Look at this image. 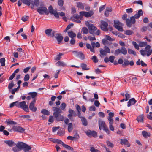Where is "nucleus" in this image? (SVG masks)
Listing matches in <instances>:
<instances>
[{
    "instance_id": "1",
    "label": "nucleus",
    "mask_w": 152,
    "mask_h": 152,
    "mask_svg": "<svg viewBox=\"0 0 152 152\" xmlns=\"http://www.w3.org/2000/svg\"><path fill=\"white\" fill-rule=\"evenodd\" d=\"M53 111L54 112L53 115L54 117L56 118V120L57 121H63L64 117L60 114L62 112L61 109L55 107H53Z\"/></svg>"
},
{
    "instance_id": "2",
    "label": "nucleus",
    "mask_w": 152,
    "mask_h": 152,
    "mask_svg": "<svg viewBox=\"0 0 152 152\" xmlns=\"http://www.w3.org/2000/svg\"><path fill=\"white\" fill-rule=\"evenodd\" d=\"M91 45L89 43H86V48L87 49H89L91 52H93L94 53L95 52L94 48L95 46L98 48L100 46V44L99 42H96L95 43L93 42H91Z\"/></svg>"
},
{
    "instance_id": "3",
    "label": "nucleus",
    "mask_w": 152,
    "mask_h": 152,
    "mask_svg": "<svg viewBox=\"0 0 152 152\" xmlns=\"http://www.w3.org/2000/svg\"><path fill=\"white\" fill-rule=\"evenodd\" d=\"M151 48L150 45H146L144 50L142 49L140 51L141 55L143 56L147 55V56H149L151 54Z\"/></svg>"
},
{
    "instance_id": "4",
    "label": "nucleus",
    "mask_w": 152,
    "mask_h": 152,
    "mask_svg": "<svg viewBox=\"0 0 152 152\" xmlns=\"http://www.w3.org/2000/svg\"><path fill=\"white\" fill-rule=\"evenodd\" d=\"M18 107L20 108L23 109L24 111L28 112H29V108L27 104H26V102L25 101H23L20 102H18Z\"/></svg>"
},
{
    "instance_id": "5",
    "label": "nucleus",
    "mask_w": 152,
    "mask_h": 152,
    "mask_svg": "<svg viewBox=\"0 0 152 152\" xmlns=\"http://www.w3.org/2000/svg\"><path fill=\"white\" fill-rule=\"evenodd\" d=\"M123 24L119 21L114 20V26L120 31H123V29L122 28Z\"/></svg>"
},
{
    "instance_id": "6",
    "label": "nucleus",
    "mask_w": 152,
    "mask_h": 152,
    "mask_svg": "<svg viewBox=\"0 0 152 152\" xmlns=\"http://www.w3.org/2000/svg\"><path fill=\"white\" fill-rule=\"evenodd\" d=\"M37 12L40 14L42 15L44 13L48 15V13L47 8L44 6H40L37 9Z\"/></svg>"
},
{
    "instance_id": "7",
    "label": "nucleus",
    "mask_w": 152,
    "mask_h": 152,
    "mask_svg": "<svg viewBox=\"0 0 152 152\" xmlns=\"http://www.w3.org/2000/svg\"><path fill=\"white\" fill-rule=\"evenodd\" d=\"M100 54L102 56H106L107 53H110V48L107 46H104V49L101 48L100 50Z\"/></svg>"
},
{
    "instance_id": "8",
    "label": "nucleus",
    "mask_w": 152,
    "mask_h": 152,
    "mask_svg": "<svg viewBox=\"0 0 152 152\" xmlns=\"http://www.w3.org/2000/svg\"><path fill=\"white\" fill-rule=\"evenodd\" d=\"M48 10L49 12L50 13L52 14H53L54 16L57 18H59L58 13L56 11L54 10L53 8L51 5L49 7Z\"/></svg>"
},
{
    "instance_id": "9",
    "label": "nucleus",
    "mask_w": 152,
    "mask_h": 152,
    "mask_svg": "<svg viewBox=\"0 0 152 152\" xmlns=\"http://www.w3.org/2000/svg\"><path fill=\"white\" fill-rule=\"evenodd\" d=\"M101 23L100 27L101 29L105 31H107L108 30V23L106 22L103 20L101 21Z\"/></svg>"
},
{
    "instance_id": "10",
    "label": "nucleus",
    "mask_w": 152,
    "mask_h": 152,
    "mask_svg": "<svg viewBox=\"0 0 152 152\" xmlns=\"http://www.w3.org/2000/svg\"><path fill=\"white\" fill-rule=\"evenodd\" d=\"M16 145L18 147L20 150L22 149H23L26 148L28 146L27 144L23 142H18L16 144Z\"/></svg>"
},
{
    "instance_id": "11",
    "label": "nucleus",
    "mask_w": 152,
    "mask_h": 152,
    "mask_svg": "<svg viewBox=\"0 0 152 152\" xmlns=\"http://www.w3.org/2000/svg\"><path fill=\"white\" fill-rule=\"evenodd\" d=\"M45 33L48 36L53 37L55 36L56 32L54 31H53L51 29L49 28L45 30Z\"/></svg>"
},
{
    "instance_id": "12",
    "label": "nucleus",
    "mask_w": 152,
    "mask_h": 152,
    "mask_svg": "<svg viewBox=\"0 0 152 152\" xmlns=\"http://www.w3.org/2000/svg\"><path fill=\"white\" fill-rule=\"evenodd\" d=\"M36 102V100L34 99V100L30 103L29 107L30 109L33 112H35L37 110V108L34 107V104Z\"/></svg>"
},
{
    "instance_id": "13",
    "label": "nucleus",
    "mask_w": 152,
    "mask_h": 152,
    "mask_svg": "<svg viewBox=\"0 0 152 152\" xmlns=\"http://www.w3.org/2000/svg\"><path fill=\"white\" fill-rule=\"evenodd\" d=\"M68 112L69 114H68L67 116L71 120L72 119V116L75 117L77 115L76 114L74 111L71 109H69Z\"/></svg>"
},
{
    "instance_id": "14",
    "label": "nucleus",
    "mask_w": 152,
    "mask_h": 152,
    "mask_svg": "<svg viewBox=\"0 0 152 152\" xmlns=\"http://www.w3.org/2000/svg\"><path fill=\"white\" fill-rule=\"evenodd\" d=\"M13 130L14 131L18 132H23L25 130V129L19 126H15L12 128Z\"/></svg>"
},
{
    "instance_id": "15",
    "label": "nucleus",
    "mask_w": 152,
    "mask_h": 152,
    "mask_svg": "<svg viewBox=\"0 0 152 152\" xmlns=\"http://www.w3.org/2000/svg\"><path fill=\"white\" fill-rule=\"evenodd\" d=\"M130 65L131 66H132L134 65V62L133 60L129 62L127 59H125L124 60V63L122 64L123 66H125Z\"/></svg>"
},
{
    "instance_id": "16",
    "label": "nucleus",
    "mask_w": 152,
    "mask_h": 152,
    "mask_svg": "<svg viewBox=\"0 0 152 152\" xmlns=\"http://www.w3.org/2000/svg\"><path fill=\"white\" fill-rule=\"evenodd\" d=\"M54 37L56 38L58 44L60 43L63 39V37L59 34H55Z\"/></svg>"
},
{
    "instance_id": "17",
    "label": "nucleus",
    "mask_w": 152,
    "mask_h": 152,
    "mask_svg": "<svg viewBox=\"0 0 152 152\" xmlns=\"http://www.w3.org/2000/svg\"><path fill=\"white\" fill-rule=\"evenodd\" d=\"M88 28L90 34H93L94 31L96 30L97 28L93 24H91L88 25Z\"/></svg>"
},
{
    "instance_id": "18",
    "label": "nucleus",
    "mask_w": 152,
    "mask_h": 152,
    "mask_svg": "<svg viewBox=\"0 0 152 152\" xmlns=\"http://www.w3.org/2000/svg\"><path fill=\"white\" fill-rule=\"evenodd\" d=\"M99 126L100 130H101L106 125L105 122L100 120H99L98 121Z\"/></svg>"
},
{
    "instance_id": "19",
    "label": "nucleus",
    "mask_w": 152,
    "mask_h": 152,
    "mask_svg": "<svg viewBox=\"0 0 152 152\" xmlns=\"http://www.w3.org/2000/svg\"><path fill=\"white\" fill-rule=\"evenodd\" d=\"M86 134L88 136L92 135L94 137H96L97 136V133L94 131H88Z\"/></svg>"
},
{
    "instance_id": "20",
    "label": "nucleus",
    "mask_w": 152,
    "mask_h": 152,
    "mask_svg": "<svg viewBox=\"0 0 152 152\" xmlns=\"http://www.w3.org/2000/svg\"><path fill=\"white\" fill-rule=\"evenodd\" d=\"M136 102L134 98H132L129 99L128 102L127 106L129 107L131 105L134 104Z\"/></svg>"
},
{
    "instance_id": "21",
    "label": "nucleus",
    "mask_w": 152,
    "mask_h": 152,
    "mask_svg": "<svg viewBox=\"0 0 152 152\" xmlns=\"http://www.w3.org/2000/svg\"><path fill=\"white\" fill-rule=\"evenodd\" d=\"M137 65L139 66L141 64V66L142 67H145L147 66V64L144 62L142 60L140 61L139 59L136 62Z\"/></svg>"
},
{
    "instance_id": "22",
    "label": "nucleus",
    "mask_w": 152,
    "mask_h": 152,
    "mask_svg": "<svg viewBox=\"0 0 152 152\" xmlns=\"http://www.w3.org/2000/svg\"><path fill=\"white\" fill-rule=\"evenodd\" d=\"M4 142L6 144L8 145V146L10 147H12L16 145L14 142L11 140H5L4 141Z\"/></svg>"
},
{
    "instance_id": "23",
    "label": "nucleus",
    "mask_w": 152,
    "mask_h": 152,
    "mask_svg": "<svg viewBox=\"0 0 152 152\" xmlns=\"http://www.w3.org/2000/svg\"><path fill=\"white\" fill-rule=\"evenodd\" d=\"M120 143L121 144H124L127 145L128 147H129L130 146V145L129 144L128 140L126 139H121Z\"/></svg>"
},
{
    "instance_id": "24",
    "label": "nucleus",
    "mask_w": 152,
    "mask_h": 152,
    "mask_svg": "<svg viewBox=\"0 0 152 152\" xmlns=\"http://www.w3.org/2000/svg\"><path fill=\"white\" fill-rule=\"evenodd\" d=\"M114 116V113L112 112H110L108 114V116L107 117L109 121H113V117Z\"/></svg>"
},
{
    "instance_id": "25",
    "label": "nucleus",
    "mask_w": 152,
    "mask_h": 152,
    "mask_svg": "<svg viewBox=\"0 0 152 152\" xmlns=\"http://www.w3.org/2000/svg\"><path fill=\"white\" fill-rule=\"evenodd\" d=\"M56 65L57 66H62L63 67H64L66 65V64L65 63L61 61H58L56 63Z\"/></svg>"
},
{
    "instance_id": "26",
    "label": "nucleus",
    "mask_w": 152,
    "mask_h": 152,
    "mask_svg": "<svg viewBox=\"0 0 152 152\" xmlns=\"http://www.w3.org/2000/svg\"><path fill=\"white\" fill-rule=\"evenodd\" d=\"M102 42L103 45L105 46L109 45L112 44L111 42H109L105 39H104L102 40Z\"/></svg>"
},
{
    "instance_id": "27",
    "label": "nucleus",
    "mask_w": 152,
    "mask_h": 152,
    "mask_svg": "<svg viewBox=\"0 0 152 152\" xmlns=\"http://www.w3.org/2000/svg\"><path fill=\"white\" fill-rule=\"evenodd\" d=\"M142 15V10H140L138 11L137 13L136 14L134 15V17L136 19H138L140 16Z\"/></svg>"
},
{
    "instance_id": "28",
    "label": "nucleus",
    "mask_w": 152,
    "mask_h": 152,
    "mask_svg": "<svg viewBox=\"0 0 152 152\" xmlns=\"http://www.w3.org/2000/svg\"><path fill=\"white\" fill-rule=\"evenodd\" d=\"M68 36L71 38H74L76 37V34L72 31H69L68 32Z\"/></svg>"
},
{
    "instance_id": "29",
    "label": "nucleus",
    "mask_w": 152,
    "mask_h": 152,
    "mask_svg": "<svg viewBox=\"0 0 152 152\" xmlns=\"http://www.w3.org/2000/svg\"><path fill=\"white\" fill-rule=\"evenodd\" d=\"M77 7L81 10H83L84 9V6L83 4L80 2L77 3Z\"/></svg>"
},
{
    "instance_id": "30",
    "label": "nucleus",
    "mask_w": 152,
    "mask_h": 152,
    "mask_svg": "<svg viewBox=\"0 0 152 152\" xmlns=\"http://www.w3.org/2000/svg\"><path fill=\"white\" fill-rule=\"evenodd\" d=\"M142 134L143 136L145 138H147L148 137H149L150 136V133L148 132L145 131H142Z\"/></svg>"
},
{
    "instance_id": "31",
    "label": "nucleus",
    "mask_w": 152,
    "mask_h": 152,
    "mask_svg": "<svg viewBox=\"0 0 152 152\" xmlns=\"http://www.w3.org/2000/svg\"><path fill=\"white\" fill-rule=\"evenodd\" d=\"M81 120L82 122V124L84 126H86L88 125L87 121L84 117H82Z\"/></svg>"
},
{
    "instance_id": "32",
    "label": "nucleus",
    "mask_w": 152,
    "mask_h": 152,
    "mask_svg": "<svg viewBox=\"0 0 152 152\" xmlns=\"http://www.w3.org/2000/svg\"><path fill=\"white\" fill-rule=\"evenodd\" d=\"M143 120L144 118L143 115L138 116L137 118V120L138 122L143 123Z\"/></svg>"
},
{
    "instance_id": "33",
    "label": "nucleus",
    "mask_w": 152,
    "mask_h": 152,
    "mask_svg": "<svg viewBox=\"0 0 152 152\" xmlns=\"http://www.w3.org/2000/svg\"><path fill=\"white\" fill-rule=\"evenodd\" d=\"M84 16L86 17H89L91 16L93 14V12L90 11L89 12L84 11Z\"/></svg>"
},
{
    "instance_id": "34",
    "label": "nucleus",
    "mask_w": 152,
    "mask_h": 152,
    "mask_svg": "<svg viewBox=\"0 0 152 152\" xmlns=\"http://www.w3.org/2000/svg\"><path fill=\"white\" fill-rule=\"evenodd\" d=\"M121 53L123 55H126L127 53L126 49L125 47H122L120 49Z\"/></svg>"
},
{
    "instance_id": "35",
    "label": "nucleus",
    "mask_w": 152,
    "mask_h": 152,
    "mask_svg": "<svg viewBox=\"0 0 152 152\" xmlns=\"http://www.w3.org/2000/svg\"><path fill=\"white\" fill-rule=\"evenodd\" d=\"M81 66L83 70H89L90 69L87 67V65L84 63H82L81 64Z\"/></svg>"
},
{
    "instance_id": "36",
    "label": "nucleus",
    "mask_w": 152,
    "mask_h": 152,
    "mask_svg": "<svg viewBox=\"0 0 152 152\" xmlns=\"http://www.w3.org/2000/svg\"><path fill=\"white\" fill-rule=\"evenodd\" d=\"M126 23L127 27H131L132 26V23L130 19H127L126 21Z\"/></svg>"
},
{
    "instance_id": "37",
    "label": "nucleus",
    "mask_w": 152,
    "mask_h": 152,
    "mask_svg": "<svg viewBox=\"0 0 152 152\" xmlns=\"http://www.w3.org/2000/svg\"><path fill=\"white\" fill-rule=\"evenodd\" d=\"M109 127L110 129L112 131H113L114 130V127L113 125V121H109Z\"/></svg>"
},
{
    "instance_id": "38",
    "label": "nucleus",
    "mask_w": 152,
    "mask_h": 152,
    "mask_svg": "<svg viewBox=\"0 0 152 152\" xmlns=\"http://www.w3.org/2000/svg\"><path fill=\"white\" fill-rule=\"evenodd\" d=\"M41 113L44 115H49L50 113L49 111L45 109L42 110Z\"/></svg>"
},
{
    "instance_id": "39",
    "label": "nucleus",
    "mask_w": 152,
    "mask_h": 152,
    "mask_svg": "<svg viewBox=\"0 0 152 152\" xmlns=\"http://www.w3.org/2000/svg\"><path fill=\"white\" fill-rule=\"evenodd\" d=\"M68 130L69 132H71L73 129L72 124V123H69L68 124Z\"/></svg>"
},
{
    "instance_id": "40",
    "label": "nucleus",
    "mask_w": 152,
    "mask_h": 152,
    "mask_svg": "<svg viewBox=\"0 0 152 152\" xmlns=\"http://www.w3.org/2000/svg\"><path fill=\"white\" fill-rule=\"evenodd\" d=\"M128 53L129 54H133L134 56H136L137 55V54L136 52L132 50V49H128Z\"/></svg>"
},
{
    "instance_id": "41",
    "label": "nucleus",
    "mask_w": 152,
    "mask_h": 152,
    "mask_svg": "<svg viewBox=\"0 0 152 152\" xmlns=\"http://www.w3.org/2000/svg\"><path fill=\"white\" fill-rule=\"evenodd\" d=\"M18 101L14 102L11 104H10V107L12 108L14 106H16L17 107H18Z\"/></svg>"
},
{
    "instance_id": "42",
    "label": "nucleus",
    "mask_w": 152,
    "mask_h": 152,
    "mask_svg": "<svg viewBox=\"0 0 152 152\" xmlns=\"http://www.w3.org/2000/svg\"><path fill=\"white\" fill-rule=\"evenodd\" d=\"M23 3L29 6L30 4V0H21Z\"/></svg>"
},
{
    "instance_id": "43",
    "label": "nucleus",
    "mask_w": 152,
    "mask_h": 152,
    "mask_svg": "<svg viewBox=\"0 0 152 152\" xmlns=\"http://www.w3.org/2000/svg\"><path fill=\"white\" fill-rule=\"evenodd\" d=\"M63 54L60 53L58 55L56 56L55 57L54 59L55 60L58 61L60 60L61 58V56L63 55Z\"/></svg>"
},
{
    "instance_id": "44",
    "label": "nucleus",
    "mask_w": 152,
    "mask_h": 152,
    "mask_svg": "<svg viewBox=\"0 0 152 152\" xmlns=\"http://www.w3.org/2000/svg\"><path fill=\"white\" fill-rule=\"evenodd\" d=\"M66 149L71 150L72 151H73V148L71 147L70 146H68L66 144H65L64 143L62 145Z\"/></svg>"
},
{
    "instance_id": "45",
    "label": "nucleus",
    "mask_w": 152,
    "mask_h": 152,
    "mask_svg": "<svg viewBox=\"0 0 152 152\" xmlns=\"http://www.w3.org/2000/svg\"><path fill=\"white\" fill-rule=\"evenodd\" d=\"M86 92H84L83 93V99L85 100L86 101H88L87 97L89 96V94L88 93V94L85 95V94H86Z\"/></svg>"
},
{
    "instance_id": "46",
    "label": "nucleus",
    "mask_w": 152,
    "mask_h": 152,
    "mask_svg": "<svg viewBox=\"0 0 152 152\" xmlns=\"http://www.w3.org/2000/svg\"><path fill=\"white\" fill-rule=\"evenodd\" d=\"M5 59L4 58H1L0 59V62L1 64V66H5Z\"/></svg>"
},
{
    "instance_id": "47",
    "label": "nucleus",
    "mask_w": 152,
    "mask_h": 152,
    "mask_svg": "<svg viewBox=\"0 0 152 152\" xmlns=\"http://www.w3.org/2000/svg\"><path fill=\"white\" fill-rule=\"evenodd\" d=\"M91 59L93 61L94 63H96L98 61L97 57L95 56H94Z\"/></svg>"
},
{
    "instance_id": "48",
    "label": "nucleus",
    "mask_w": 152,
    "mask_h": 152,
    "mask_svg": "<svg viewBox=\"0 0 152 152\" xmlns=\"http://www.w3.org/2000/svg\"><path fill=\"white\" fill-rule=\"evenodd\" d=\"M81 59L83 60L85 58L84 55L83 53L82 52H80V53L79 54V55L78 56Z\"/></svg>"
},
{
    "instance_id": "49",
    "label": "nucleus",
    "mask_w": 152,
    "mask_h": 152,
    "mask_svg": "<svg viewBox=\"0 0 152 152\" xmlns=\"http://www.w3.org/2000/svg\"><path fill=\"white\" fill-rule=\"evenodd\" d=\"M147 43L146 42H140L139 43V46L140 47H144L146 46Z\"/></svg>"
},
{
    "instance_id": "50",
    "label": "nucleus",
    "mask_w": 152,
    "mask_h": 152,
    "mask_svg": "<svg viewBox=\"0 0 152 152\" xmlns=\"http://www.w3.org/2000/svg\"><path fill=\"white\" fill-rule=\"evenodd\" d=\"M6 122L9 124H16V123L13 121L10 120H7Z\"/></svg>"
},
{
    "instance_id": "51",
    "label": "nucleus",
    "mask_w": 152,
    "mask_h": 152,
    "mask_svg": "<svg viewBox=\"0 0 152 152\" xmlns=\"http://www.w3.org/2000/svg\"><path fill=\"white\" fill-rule=\"evenodd\" d=\"M132 44L134 47L137 49L138 50L139 49V45H138L135 42L133 41Z\"/></svg>"
},
{
    "instance_id": "52",
    "label": "nucleus",
    "mask_w": 152,
    "mask_h": 152,
    "mask_svg": "<svg viewBox=\"0 0 152 152\" xmlns=\"http://www.w3.org/2000/svg\"><path fill=\"white\" fill-rule=\"evenodd\" d=\"M29 94L30 95L31 97L33 98H35L37 95V94L36 92H30Z\"/></svg>"
},
{
    "instance_id": "53",
    "label": "nucleus",
    "mask_w": 152,
    "mask_h": 152,
    "mask_svg": "<svg viewBox=\"0 0 152 152\" xmlns=\"http://www.w3.org/2000/svg\"><path fill=\"white\" fill-rule=\"evenodd\" d=\"M31 147L28 146L25 149H24L23 151L24 152H32L31 151H29V150L31 149Z\"/></svg>"
},
{
    "instance_id": "54",
    "label": "nucleus",
    "mask_w": 152,
    "mask_h": 152,
    "mask_svg": "<svg viewBox=\"0 0 152 152\" xmlns=\"http://www.w3.org/2000/svg\"><path fill=\"white\" fill-rule=\"evenodd\" d=\"M102 129H103L104 131L107 134H110V131L106 125Z\"/></svg>"
},
{
    "instance_id": "55",
    "label": "nucleus",
    "mask_w": 152,
    "mask_h": 152,
    "mask_svg": "<svg viewBox=\"0 0 152 152\" xmlns=\"http://www.w3.org/2000/svg\"><path fill=\"white\" fill-rule=\"evenodd\" d=\"M102 129H103L104 131L107 134H110V131L106 125Z\"/></svg>"
},
{
    "instance_id": "56",
    "label": "nucleus",
    "mask_w": 152,
    "mask_h": 152,
    "mask_svg": "<svg viewBox=\"0 0 152 152\" xmlns=\"http://www.w3.org/2000/svg\"><path fill=\"white\" fill-rule=\"evenodd\" d=\"M82 31L83 34H87L88 33V30L86 27H83L82 29Z\"/></svg>"
},
{
    "instance_id": "57",
    "label": "nucleus",
    "mask_w": 152,
    "mask_h": 152,
    "mask_svg": "<svg viewBox=\"0 0 152 152\" xmlns=\"http://www.w3.org/2000/svg\"><path fill=\"white\" fill-rule=\"evenodd\" d=\"M106 143L108 146L111 148H113L114 146V145L108 140L106 141Z\"/></svg>"
},
{
    "instance_id": "58",
    "label": "nucleus",
    "mask_w": 152,
    "mask_h": 152,
    "mask_svg": "<svg viewBox=\"0 0 152 152\" xmlns=\"http://www.w3.org/2000/svg\"><path fill=\"white\" fill-rule=\"evenodd\" d=\"M125 34L127 35H131L132 34L133 32L132 31L130 30H127L124 32Z\"/></svg>"
},
{
    "instance_id": "59",
    "label": "nucleus",
    "mask_w": 152,
    "mask_h": 152,
    "mask_svg": "<svg viewBox=\"0 0 152 152\" xmlns=\"http://www.w3.org/2000/svg\"><path fill=\"white\" fill-rule=\"evenodd\" d=\"M58 4L60 7H62L64 4L63 0H58Z\"/></svg>"
},
{
    "instance_id": "60",
    "label": "nucleus",
    "mask_w": 152,
    "mask_h": 152,
    "mask_svg": "<svg viewBox=\"0 0 152 152\" xmlns=\"http://www.w3.org/2000/svg\"><path fill=\"white\" fill-rule=\"evenodd\" d=\"M90 151L91 152H100L99 150L95 149L93 147H91L90 148Z\"/></svg>"
},
{
    "instance_id": "61",
    "label": "nucleus",
    "mask_w": 152,
    "mask_h": 152,
    "mask_svg": "<svg viewBox=\"0 0 152 152\" xmlns=\"http://www.w3.org/2000/svg\"><path fill=\"white\" fill-rule=\"evenodd\" d=\"M13 151L14 152H18L20 151V148L16 145V147H13L12 148Z\"/></svg>"
},
{
    "instance_id": "62",
    "label": "nucleus",
    "mask_w": 152,
    "mask_h": 152,
    "mask_svg": "<svg viewBox=\"0 0 152 152\" xmlns=\"http://www.w3.org/2000/svg\"><path fill=\"white\" fill-rule=\"evenodd\" d=\"M56 143H57L58 144H61L62 145L64 144V142H63L61 140H60L58 139H56V140L55 141Z\"/></svg>"
},
{
    "instance_id": "63",
    "label": "nucleus",
    "mask_w": 152,
    "mask_h": 152,
    "mask_svg": "<svg viewBox=\"0 0 152 152\" xmlns=\"http://www.w3.org/2000/svg\"><path fill=\"white\" fill-rule=\"evenodd\" d=\"M66 107V104L65 103H62L60 107L62 110H64Z\"/></svg>"
},
{
    "instance_id": "64",
    "label": "nucleus",
    "mask_w": 152,
    "mask_h": 152,
    "mask_svg": "<svg viewBox=\"0 0 152 152\" xmlns=\"http://www.w3.org/2000/svg\"><path fill=\"white\" fill-rule=\"evenodd\" d=\"M135 18V17L134 16H132L130 17V20L132 23L133 24H134L135 23L136 20Z\"/></svg>"
}]
</instances>
